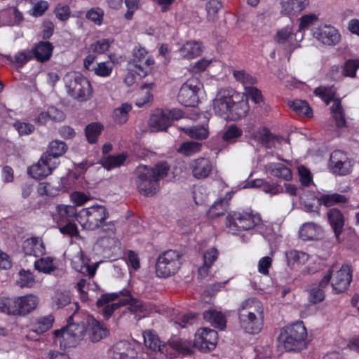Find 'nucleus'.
<instances>
[{
  "label": "nucleus",
  "mask_w": 359,
  "mask_h": 359,
  "mask_svg": "<svg viewBox=\"0 0 359 359\" xmlns=\"http://www.w3.org/2000/svg\"><path fill=\"white\" fill-rule=\"evenodd\" d=\"M18 300L19 316H25L32 312L39 303V297L32 294L18 297Z\"/></svg>",
  "instance_id": "obj_25"
},
{
  "label": "nucleus",
  "mask_w": 359,
  "mask_h": 359,
  "mask_svg": "<svg viewBox=\"0 0 359 359\" xmlns=\"http://www.w3.org/2000/svg\"><path fill=\"white\" fill-rule=\"evenodd\" d=\"M329 285V276H323L318 285L311 289L309 301L313 304L323 302L325 299V289Z\"/></svg>",
  "instance_id": "obj_35"
},
{
  "label": "nucleus",
  "mask_w": 359,
  "mask_h": 359,
  "mask_svg": "<svg viewBox=\"0 0 359 359\" xmlns=\"http://www.w3.org/2000/svg\"><path fill=\"white\" fill-rule=\"evenodd\" d=\"M16 283L20 287H32L35 283V279L30 271L22 269L18 273Z\"/></svg>",
  "instance_id": "obj_54"
},
{
  "label": "nucleus",
  "mask_w": 359,
  "mask_h": 359,
  "mask_svg": "<svg viewBox=\"0 0 359 359\" xmlns=\"http://www.w3.org/2000/svg\"><path fill=\"white\" fill-rule=\"evenodd\" d=\"M217 343V332L210 328L198 329L195 334L194 346L203 352L215 349Z\"/></svg>",
  "instance_id": "obj_19"
},
{
  "label": "nucleus",
  "mask_w": 359,
  "mask_h": 359,
  "mask_svg": "<svg viewBox=\"0 0 359 359\" xmlns=\"http://www.w3.org/2000/svg\"><path fill=\"white\" fill-rule=\"evenodd\" d=\"M65 87L68 95L79 102L90 100L93 88L86 77L79 72H71L64 76Z\"/></svg>",
  "instance_id": "obj_3"
},
{
  "label": "nucleus",
  "mask_w": 359,
  "mask_h": 359,
  "mask_svg": "<svg viewBox=\"0 0 359 359\" xmlns=\"http://www.w3.org/2000/svg\"><path fill=\"white\" fill-rule=\"evenodd\" d=\"M232 193H227L224 198L216 201L208 210V216L212 218L223 215L227 210L229 201L231 198Z\"/></svg>",
  "instance_id": "obj_39"
},
{
  "label": "nucleus",
  "mask_w": 359,
  "mask_h": 359,
  "mask_svg": "<svg viewBox=\"0 0 359 359\" xmlns=\"http://www.w3.org/2000/svg\"><path fill=\"white\" fill-rule=\"evenodd\" d=\"M202 52L203 46L201 43L196 41H188L178 49L181 57L188 60L200 56Z\"/></svg>",
  "instance_id": "obj_27"
},
{
  "label": "nucleus",
  "mask_w": 359,
  "mask_h": 359,
  "mask_svg": "<svg viewBox=\"0 0 359 359\" xmlns=\"http://www.w3.org/2000/svg\"><path fill=\"white\" fill-rule=\"evenodd\" d=\"M233 76L236 81L241 82L244 86V88L245 86H252L257 83L255 77H253L243 70L234 71Z\"/></svg>",
  "instance_id": "obj_61"
},
{
  "label": "nucleus",
  "mask_w": 359,
  "mask_h": 359,
  "mask_svg": "<svg viewBox=\"0 0 359 359\" xmlns=\"http://www.w3.org/2000/svg\"><path fill=\"white\" fill-rule=\"evenodd\" d=\"M204 319L212 325L221 330L226 327V316L220 311L210 309L203 313Z\"/></svg>",
  "instance_id": "obj_36"
},
{
  "label": "nucleus",
  "mask_w": 359,
  "mask_h": 359,
  "mask_svg": "<svg viewBox=\"0 0 359 359\" xmlns=\"http://www.w3.org/2000/svg\"><path fill=\"white\" fill-rule=\"evenodd\" d=\"M127 156L125 153L117 155H109L103 157L101 159V163L103 167L107 170H111L123 164L126 160Z\"/></svg>",
  "instance_id": "obj_44"
},
{
  "label": "nucleus",
  "mask_w": 359,
  "mask_h": 359,
  "mask_svg": "<svg viewBox=\"0 0 359 359\" xmlns=\"http://www.w3.org/2000/svg\"><path fill=\"white\" fill-rule=\"evenodd\" d=\"M219 255L218 250L215 248H211L203 253V264L198 269V276L205 278L208 276L209 269L212 267Z\"/></svg>",
  "instance_id": "obj_31"
},
{
  "label": "nucleus",
  "mask_w": 359,
  "mask_h": 359,
  "mask_svg": "<svg viewBox=\"0 0 359 359\" xmlns=\"http://www.w3.org/2000/svg\"><path fill=\"white\" fill-rule=\"evenodd\" d=\"M249 111V105L247 100L235 98L233 104H231L229 114L226 119L237 120L241 118L245 117Z\"/></svg>",
  "instance_id": "obj_29"
},
{
  "label": "nucleus",
  "mask_w": 359,
  "mask_h": 359,
  "mask_svg": "<svg viewBox=\"0 0 359 359\" xmlns=\"http://www.w3.org/2000/svg\"><path fill=\"white\" fill-rule=\"evenodd\" d=\"M290 108L297 114L306 117H311L312 110L305 100H295L289 102Z\"/></svg>",
  "instance_id": "obj_48"
},
{
  "label": "nucleus",
  "mask_w": 359,
  "mask_h": 359,
  "mask_svg": "<svg viewBox=\"0 0 359 359\" xmlns=\"http://www.w3.org/2000/svg\"><path fill=\"white\" fill-rule=\"evenodd\" d=\"M223 7L222 2L219 0H210L205 4L207 18L210 21H214L217 18L218 11Z\"/></svg>",
  "instance_id": "obj_56"
},
{
  "label": "nucleus",
  "mask_w": 359,
  "mask_h": 359,
  "mask_svg": "<svg viewBox=\"0 0 359 359\" xmlns=\"http://www.w3.org/2000/svg\"><path fill=\"white\" fill-rule=\"evenodd\" d=\"M152 98L153 96L151 92L143 87L137 95L135 104L138 107H144L151 102Z\"/></svg>",
  "instance_id": "obj_64"
},
{
  "label": "nucleus",
  "mask_w": 359,
  "mask_h": 359,
  "mask_svg": "<svg viewBox=\"0 0 359 359\" xmlns=\"http://www.w3.org/2000/svg\"><path fill=\"white\" fill-rule=\"evenodd\" d=\"M199 118H203L204 121L201 126H196L191 128H182L190 137L198 140L206 139L208 136V130L206 126L208 123V116L205 114L199 115Z\"/></svg>",
  "instance_id": "obj_34"
},
{
  "label": "nucleus",
  "mask_w": 359,
  "mask_h": 359,
  "mask_svg": "<svg viewBox=\"0 0 359 359\" xmlns=\"http://www.w3.org/2000/svg\"><path fill=\"white\" fill-rule=\"evenodd\" d=\"M261 222L259 215L252 210L231 212L226 217V226L233 234L252 229L259 226Z\"/></svg>",
  "instance_id": "obj_6"
},
{
  "label": "nucleus",
  "mask_w": 359,
  "mask_h": 359,
  "mask_svg": "<svg viewBox=\"0 0 359 359\" xmlns=\"http://www.w3.org/2000/svg\"><path fill=\"white\" fill-rule=\"evenodd\" d=\"M67 150V144L62 141L56 140L49 143L47 151L42 154L47 155L51 161H58L57 158L62 156Z\"/></svg>",
  "instance_id": "obj_37"
},
{
  "label": "nucleus",
  "mask_w": 359,
  "mask_h": 359,
  "mask_svg": "<svg viewBox=\"0 0 359 359\" xmlns=\"http://www.w3.org/2000/svg\"><path fill=\"white\" fill-rule=\"evenodd\" d=\"M133 303L137 307H140V304L132 298L130 292L127 290H123L118 292L102 294L97 299L96 304L98 307H103L102 312L104 318L108 319L114 311L121 306Z\"/></svg>",
  "instance_id": "obj_4"
},
{
  "label": "nucleus",
  "mask_w": 359,
  "mask_h": 359,
  "mask_svg": "<svg viewBox=\"0 0 359 359\" xmlns=\"http://www.w3.org/2000/svg\"><path fill=\"white\" fill-rule=\"evenodd\" d=\"M318 20V18L316 14L304 15L300 18L299 30L295 34V36L298 38L299 41H302L304 38L302 32L315 25Z\"/></svg>",
  "instance_id": "obj_45"
},
{
  "label": "nucleus",
  "mask_w": 359,
  "mask_h": 359,
  "mask_svg": "<svg viewBox=\"0 0 359 359\" xmlns=\"http://www.w3.org/2000/svg\"><path fill=\"white\" fill-rule=\"evenodd\" d=\"M97 244L104 250H111L120 247L121 243L116 235H101Z\"/></svg>",
  "instance_id": "obj_47"
},
{
  "label": "nucleus",
  "mask_w": 359,
  "mask_h": 359,
  "mask_svg": "<svg viewBox=\"0 0 359 359\" xmlns=\"http://www.w3.org/2000/svg\"><path fill=\"white\" fill-rule=\"evenodd\" d=\"M102 130L103 126L99 123H92L88 125L86 128V135L88 141L90 143H95Z\"/></svg>",
  "instance_id": "obj_55"
},
{
  "label": "nucleus",
  "mask_w": 359,
  "mask_h": 359,
  "mask_svg": "<svg viewBox=\"0 0 359 359\" xmlns=\"http://www.w3.org/2000/svg\"><path fill=\"white\" fill-rule=\"evenodd\" d=\"M201 143L196 142H185L180 145L178 151L183 155L191 156L199 152L201 149Z\"/></svg>",
  "instance_id": "obj_58"
},
{
  "label": "nucleus",
  "mask_w": 359,
  "mask_h": 359,
  "mask_svg": "<svg viewBox=\"0 0 359 359\" xmlns=\"http://www.w3.org/2000/svg\"><path fill=\"white\" fill-rule=\"evenodd\" d=\"M18 297H2L0 299V310L6 314L19 316Z\"/></svg>",
  "instance_id": "obj_43"
},
{
  "label": "nucleus",
  "mask_w": 359,
  "mask_h": 359,
  "mask_svg": "<svg viewBox=\"0 0 359 359\" xmlns=\"http://www.w3.org/2000/svg\"><path fill=\"white\" fill-rule=\"evenodd\" d=\"M311 32L316 40L326 46H336L341 40L339 32L331 25L321 24L312 27Z\"/></svg>",
  "instance_id": "obj_16"
},
{
  "label": "nucleus",
  "mask_w": 359,
  "mask_h": 359,
  "mask_svg": "<svg viewBox=\"0 0 359 359\" xmlns=\"http://www.w3.org/2000/svg\"><path fill=\"white\" fill-rule=\"evenodd\" d=\"M322 229L320 226L313 222H306L300 227L299 233L304 241H312L320 238Z\"/></svg>",
  "instance_id": "obj_32"
},
{
  "label": "nucleus",
  "mask_w": 359,
  "mask_h": 359,
  "mask_svg": "<svg viewBox=\"0 0 359 359\" xmlns=\"http://www.w3.org/2000/svg\"><path fill=\"white\" fill-rule=\"evenodd\" d=\"M143 338L145 346L156 352L160 349L162 342L158 336L151 330H147L143 332Z\"/></svg>",
  "instance_id": "obj_50"
},
{
  "label": "nucleus",
  "mask_w": 359,
  "mask_h": 359,
  "mask_svg": "<svg viewBox=\"0 0 359 359\" xmlns=\"http://www.w3.org/2000/svg\"><path fill=\"white\" fill-rule=\"evenodd\" d=\"M184 116L183 111L177 108L157 109L150 117L149 124L155 131L165 130L172 121Z\"/></svg>",
  "instance_id": "obj_12"
},
{
  "label": "nucleus",
  "mask_w": 359,
  "mask_h": 359,
  "mask_svg": "<svg viewBox=\"0 0 359 359\" xmlns=\"http://www.w3.org/2000/svg\"><path fill=\"white\" fill-rule=\"evenodd\" d=\"M319 202L325 206L330 207L337 203H346V198L344 195L339 194H323L319 198Z\"/></svg>",
  "instance_id": "obj_52"
},
{
  "label": "nucleus",
  "mask_w": 359,
  "mask_h": 359,
  "mask_svg": "<svg viewBox=\"0 0 359 359\" xmlns=\"http://www.w3.org/2000/svg\"><path fill=\"white\" fill-rule=\"evenodd\" d=\"M56 212L57 220L60 222H70L77 215L75 207L67 205H57Z\"/></svg>",
  "instance_id": "obj_42"
},
{
  "label": "nucleus",
  "mask_w": 359,
  "mask_h": 359,
  "mask_svg": "<svg viewBox=\"0 0 359 359\" xmlns=\"http://www.w3.org/2000/svg\"><path fill=\"white\" fill-rule=\"evenodd\" d=\"M240 327L245 332L256 334L264 326V309L262 303L255 298H248L241 302L237 309Z\"/></svg>",
  "instance_id": "obj_1"
},
{
  "label": "nucleus",
  "mask_w": 359,
  "mask_h": 359,
  "mask_svg": "<svg viewBox=\"0 0 359 359\" xmlns=\"http://www.w3.org/2000/svg\"><path fill=\"white\" fill-rule=\"evenodd\" d=\"M34 268L36 270L43 273H50L55 271L56 266L54 264L53 259L50 257H41L34 262Z\"/></svg>",
  "instance_id": "obj_49"
},
{
  "label": "nucleus",
  "mask_w": 359,
  "mask_h": 359,
  "mask_svg": "<svg viewBox=\"0 0 359 359\" xmlns=\"http://www.w3.org/2000/svg\"><path fill=\"white\" fill-rule=\"evenodd\" d=\"M154 63V60L151 56H148L147 50L140 46L135 47L133 50V57L130 62V65L133 67V69L137 74L141 77L145 76L151 65Z\"/></svg>",
  "instance_id": "obj_17"
},
{
  "label": "nucleus",
  "mask_w": 359,
  "mask_h": 359,
  "mask_svg": "<svg viewBox=\"0 0 359 359\" xmlns=\"http://www.w3.org/2000/svg\"><path fill=\"white\" fill-rule=\"evenodd\" d=\"M170 166L161 162L153 168L140 165L137 168L135 184L138 191L143 196H151L159 190V181L167 176Z\"/></svg>",
  "instance_id": "obj_2"
},
{
  "label": "nucleus",
  "mask_w": 359,
  "mask_h": 359,
  "mask_svg": "<svg viewBox=\"0 0 359 359\" xmlns=\"http://www.w3.org/2000/svg\"><path fill=\"white\" fill-rule=\"evenodd\" d=\"M181 266V255L175 250H168L159 255L156 273L159 277L166 278L175 274Z\"/></svg>",
  "instance_id": "obj_11"
},
{
  "label": "nucleus",
  "mask_w": 359,
  "mask_h": 359,
  "mask_svg": "<svg viewBox=\"0 0 359 359\" xmlns=\"http://www.w3.org/2000/svg\"><path fill=\"white\" fill-rule=\"evenodd\" d=\"M285 257L287 266L297 270L308 262L309 255L302 251L291 250L285 252Z\"/></svg>",
  "instance_id": "obj_26"
},
{
  "label": "nucleus",
  "mask_w": 359,
  "mask_h": 359,
  "mask_svg": "<svg viewBox=\"0 0 359 359\" xmlns=\"http://www.w3.org/2000/svg\"><path fill=\"white\" fill-rule=\"evenodd\" d=\"M114 69V65L111 62H102L97 64V65L92 69L94 73L101 77H108L111 75Z\"/></svg>",
  "instance_id": "obj_59"
},
{
  "label": "nucleus",
  "mask_w": 359,
  "mask_h": 359,
  "mask_svg": "<svg viewBox=\"0 0 359 359\" xmlns=\"http://www.w3.org/2000/svg\"><path fill=\"white\" fill-rule=\"evenodd\" d=\"M53 49L52 43L48 41H41L36 44L33 50V54L37 60L44 62L50 58Z\"/></svg>",
  "instance_id": "obj_40"
},
{
  "label": "nucleus",
  "mask_w": 359,
  "mask_h": 359,
  "mask_svg": "<svg viewBox=\"0 0 359 359\" xmlns=\"http://www.w3.org/2000/svg\"><path fill=\"white\" fill-rule=\"evenodd\" d=\"M72 266L75 271L92 278L96 273L98 264L90 266L89 259L84 257L82 250H80L72 259Z\"/></svg>",
  "instance_id": "obj_22"
},
{
  "label": "nucleus",
  "mask_w": 359,
  "mask_h": 359,
  "mask_svg": "<svg viewBox=\"0 0 359 359\" xmlns=\"http://www.w3.org/2000/svg\"><path fill=\"white\" fill-rule=\"evenodd\" d=\"M1 18L6 25L13 26L22 21V15L17 8H9L1 13Z\"/></svg>",
  "instance_id": "obj_46"
},
{
  "label": "nucleus",
  "mask_w": 359,
  "mask_h": 359,
  "mask_svg": "<svg viewBox=\"0 0 359 359\" xmlns=\"http://www.w3.org/2000/svg\"><path fill=\"white\" fill-rule=\"evenodd\" d=\"M132 107L130 104L123 103L114 111V121L118 124H123L128 121V113L131 111Z\"/></svg>",
  "instance_id": "obj_51"
},
{
  "label": "nucleus",
  "mask_w": 359,
  "mask_h": 359,
  "mask_svg": "<svg viewBox=\"0 0 359 359\" xmlns=\"http://www.w3.org/2000/svg\"><path fill=\"white\" fill-rule=\"evenodd\" d=\"M327 217L337 240L339 241L345 222L344 215L338 209L332 208L329 210Z\"/></svg>",
  "instance_id": "obj_28"
},
{
  "label": "nucleus",
  "mask_w": 359,
  "mask_h": 359,
  "mask_svg": "<svg viewBox=\"0 0 359 359\" xmlns=\"http://www.w3.org/2000/svg\"><path fill=\"white\" fill-rule=\"evenodd\" d=\"M53 304L57 308H62L71 302L69 292L67 291H56L52 297Z\"/></svg>",
  "instance_id": "obj_57"
},
{
  "label": "nucleus",
  "mask_w": 359,
  "mask_h": 359,
  "mask_svg": "<svg viewBox=\"0 0 359 359\" xmlns=\"http://www.w3.org/2000/svg\"><path fill=\"white\" fill-rule=\"evenodd\" d=\"M235 98H238V95L236 94L231 89H221L219 90L212 103L215 113L226 119Z\"/></svg>",
  "instance_id": "obj_15"
},
{
  "label": "nucleus",
  "mask_w": 359,
  "mask_h": 359,
  "mask_svg": "<svg viewBox=\"0 0 359 359\" xmlns=\"http://www.w3.org/2000/svg\"><path fill=\"white\" fill-rule=\"evenodd\" d=\"M324 276H329V283H331L335 293L345 292L351 280L352 271L348 265L332 264Z\"/></svg>",
  "instance_id": "obj_9"
},
{
  "label": "nucleus",
  "mask_w": 359,
  "mask_h": 359,
  "mask_svg": "<svg viewBox=\"0 0 359 359\" xmlns=\"http://www.w3.org/2000/svg\"><path fill=\"white\" fill-rule=\"evenodd\" d=\"M59 161H51L42 154L39 161L27 168V174L35 180H42L50 175L57 167Z\"/></svg>",
  "instance_id": "obj_18"
},
{
  "label": "nucleus",
  "mask_w": 359,
  "mask_h": 359,
  "mask_svg": "<svg viewBox=\"0 0 359 359\" xmlns=\"http://www.w3.org/2000/svg\"><path fill=\"white\" fill-rule=\"evenodd\" d=\"M243 134L242 130L236 125L230 126L223 134V140L232 143Z\"/></svg>",
  "instance_id": "obj_62"
},
{
  "label": "nucleus",
  "mask_w": 359,
  "mask_h": 359,
  "mask_svg": "<svg viewBox=\"0 0 359 359\" xmlns=\"http://www.w3.org/2000/svg\"><path fill=\"white\" fill-rule=\"evenodd\" d=\"M308 5L307 0H287L281 3V13L287 15L303 11Z\"/></svg>",
  "instance_id": "obj_38"
},
{
  "label": "nucleus",
  "mask_w": 359,
  "mask_h": 359,
  "mask_svg": "<svg viewBox=\"0 0 359 359\" xmlns=\"http://www.w3.org/2000/svg\"><path fill=\"white\" fill-rule=\"evenodd\" d=\"M358 68L359 60H348L341 67V73L344 76L354 78Z\"/></svg>",
  "instance_id": "obj_60"
},
{
  "label": "nucleus",
  "mask_w": 359,
  "mask_h": 359,
  "mask_svg": "<svg viewBox=\"0 0 359 359\" xmlns=\"http://www.w3.org/2000/svg\"><path fill=\"white\" fill-rule=\"evenodd\" d=\"M53 321L54 318L51 315L40 318L34 323L33 330L36 333L42 334L53 326Z\"/></svg>",
  "instance_id": "obj_53"
},
{
  "label": "nucleus",
  "mask_w": 359,
  "mask_h": 359,
  "mask_svg": "<svg viewBox=\"0 0 359 359\" xmlns=\"http://www.w3.org/2000/svg\"><path fill=\"white\" fill-rule=\"evenodd\" d=\"M109 212L105 206L93 205L83 208L76 215V220L83 229L95 230L108 218Z\"/></svg>",
  "instance_id": "obj_7"
},
{
  "label": "nucleus",
  "mask_w": 359,
  "mask_h": 359,
  "mask_svg": "<svg viewBox=\"0 0 359 359\" xmlns=\"http://www.w3.org/2000/svg\"><path fill=\"white\" fill-rule=\"evenodd\" d=\"M25 255L39 257L46 252V248L42 239L39 237H32L26 239L22 245Z\"/></svg>",
  "instance_id": "obj_23"
},
{
  "label": "nucleus",
  "mask_w": 359,
  "mask_h": 359,
  "mask_svg": "<svg viewBox=\"0 0 359 359\" xmlns=\"http://www.w3.org/2000/svg\"><path fill=\"white\" fill-rule=\"evenodd\" d=\"M266 170L274 177L289 181L292 179V172L289 168L281 163H269Z\"/></svg>",
  "instance_id": "obj_33"
},
{
  "label": "nucleus",
  "mask_w": 359,
  "mask_h": 359,
  "mask_svg": "<svg viewBox=\"0 0 359 359\" xmlns=\"http://www.w3.org/2000/svg\"><path fill=\"white\" fill-rule=\"evenodd\" d=\"M250 139L265 146L266 148L273 147L275 141L274 136L266 128H258L255 129L250 135Z\"/></svg>",
  "instance_id": "obj_30"
},
{
  "label": "nucleus",
  "mask_w": 359,
  "mask_h": 359,
  "mask_svg": "<svg viewBox=\"0 0 359 359\" xmlns=\"http://www.w3.org/2000/svg\"><path fill=\"white\" fill-rule=\"evenodd\" d=\"M109 355L112 359H154L140 344L127 341L115 344L109 351Z\"/></svg>",
  "instance_id": "obj_8"
},
{
  "label": "nucleus",
  "mask_w": 359,
  "mask_h": 359,
  "mask_svg": "<svg viewBox=\"0 0 359 359\" xmlns=\"http://www.w3.org/2000/svg\"><path fill=\"white\" fill-rule=\"evenodd\" d=\"M314 93L317 96L320 97L326 104L332 102L331 112L335 120L337 126L339 128L346 126L344 111L341 104V100L335 97V90L332 87L320 86L316 88Z\"/></svg>",
  "instance_id": "obj_10"
},
{
  "label": "nucleus",
  "mask_w": 359,
  "mask_h": 359,
  "mask_svg": "<svg viewBox=\"0 0 359 359\" xmlns=\"http://www.w3.org/2000/svg\"><path fill=\"white\" fill-rule=\"evenodd\" d=\"M203 84L196 77L189 79L180 88L177 99L185 107H195L198 102V93Z\"/></svg>",
  "instance_id": "obj_13"
},
{
  "label": "nucleus",
  "mask_w": 359,
  "mask_h": 359,
  "mask_svg": "<svg viewBox=\"0 0 359 359\" xmlns=\"http://www.w3.org/2000/svg\"><path fill=\"white\" fill-rule=\"evenodd\" d=\"M111 43L112 41L108 39L98 40L90 45V50L96 54H102L109 49Z\"/></svg>",
  "instance_id": "obj_63"
},
{
  "label": "nucleus",
  "mask_w": 359,
  "mask_h": 359,
  "mask_svg": "<svg viewBox=\"0 0 359 359\" xmlns=\"http://www.w3.org/2000/svg\"><path fill=\"white\" fill-rule=\"evenodd\" d=\"M182 349V343L177 339H172L168 343H163L158 352L166 358H175L177 353Z\"/></svg>",
  "instance_id": "obj_41"
},
{
  "label": "nucleus",
  "mask_w": 359,
  "mask_h": 359,
  "mask_svg": "<svg viewBox=\"0 0 359 359\" xmlns=\"http://www.w3.org/2000/svg\"><path fill=\"white\" fill-rule=\"evenodd\" d=\"M87 323L88 335L92 341H99L108 335V330L93 316L88 317Z\"/></svg>",
  "instance_id": "obj_24"
},
{
  "label": "nucleus",
  "mask_w": 359,
  "mask_h": 359,
  "mask_svg": "<svg viewBox=\"0 0 359 359\" xmlns=\"http://www.w3.org/2000/svg\"><path fill=\"white\" fill-rule=\"evenodd\" d=\"M307 332L302 321L286 326L281 332L280 339L286 351H299L306 346Z\"/></svg>",
  "instance_id": "obj_5"
},
{
  "label": "nucleus",
  "mask_w": 359,
  "mask_h": 359,
  "mask_svg": "<svg viewBox=\"0 0 359 359\" xmlns=\"http://www.w3.org/2000/svg\"><path fill=\"white\" fill-rule=\"evenodd\" d=\"M329 165L332 172L345 175L350 172L352 165L345 153L336 150L330 155Z\"/></svg>",
  "instance_id": "obj_20"
},
{
  "label": "nucleus",
  "mask_w": 359,
  "mask_h": 359,
  "mask_svg": "<svg viewBox=\"0 0 359 359\" xmlns=\"http://www.w3.org/2000/svg\"><path fill=\"white\" fill-rule=\"evenodd\" d=\"M192 176L198 180L209 176L213 169V163L208 158L201 157L191 161L189 164Z\"/></svg>",
  "instance_id": "obj_21"
},
{
  "label": "nucleus",
  "mask_w": 359,
  "mask_h": 359,
  "mask_svg": "<svg viewBox=\"0 0 359 359\" xmlns=\"http://www.w3.org/2000/svg\"><path fill=\"white\" fill-rule=\"evenodd\" d=\"M84 332L83 325L68 324L66 327L54 332L55 342L64 348L75 346Z\"/></svg>",
  "instance_id": "obj_14"
}]
</instances>
